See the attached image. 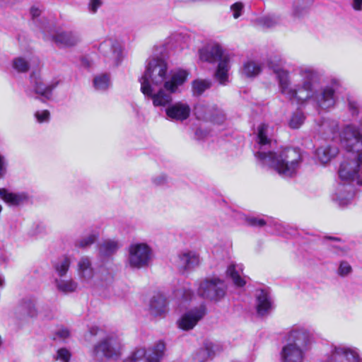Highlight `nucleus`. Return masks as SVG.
<instances>
[{
	"label": "nucleus",
	"instance_id": "1",
	"mask_svg": "<svg viewBox=\"0 0 362 362\" xmlns=\"http://www.w3.org/2000/svg\"><path fill=\"white\" fill-rule=\"evenodd\" d=\"M284 64V61L280 56L268 59V66L275 74L279 91L286 99L302 107L311 101L319 113L329 112L336 107L340 86L337 79H332L327 85L315 90L314 86L320 82L322 76L320 71L312 66H302L296 69L301 77V83L292 84L290 72Z\"/></svg>",
	"mask_w": 362,
	"mask_h": 362
},
{
	"label": "nucleus",
	"instance_id": "2",
	"mask_svg": "<svg viewBox=\"0 0 362 362\" xmlns=\"http://www.w3.org/2000/svg\"><path fill=\"white\" fill-rule=\"evenodd\" d=\"M269 125L261 124L257 128L258 151L255 153L257 160L262 166L276 171L281 177H295L303 160V152L298 148L287 147L276 152L268 151L272 139Z\"/></svg>",
	"mask_w": 362,
	"mask_h": 362
},
{
	"label": "nucleus",
	"instance_id": "3",
	"mask_svg": "<svg viewBox=\"0 0 362 362\" xmlns=\"http://www.w3.org/2000/svg\"><path fill=\"white\" fill-rule=\"evenodd\" d=\"M341 146L347 154L338 173L341 180L356 181L362 185V132L354 124L346 125L339 134Z\"/></svg>",
	"mask_w": 362,
	"mask_h": 362
},
{
	"label": "nucleus",
	"instance_id": "4",
	"mask_svg": "<svg viewBox=\"0 0 362 362\" xmlns=\"http://www.w3.org/2000/svg\"><path fill=\"white\" fill-rule=\"evenodd\" d=\"M168 72V64L161 57H150L146 61V71L139 78L141 91L150 97L154 106H166L172 101V96L163 89L153 93L151 84L160 85L165 82Z\"/></svg>",
	"mask_w": 362,
	"mask_h": 362
},
{
	"label": "nucleus",
	"instance_id": "5",
	"mask_svg": "<svg viewBox=\"0 0 362 362\" xmlns=\"http://www.w3.org/2000/svg\"><path fill=\"white\" fill-rule=\"evenodd\" d=\"M123 345L120 338L115 334H107L97 342L90 351L91 356L96 361L117 360L122 355Z\"/></svg>",
	"mask_w": 362,
	"mask_h": 362
},
{
	"label": "nucleus",
	"instance_id": "6",
	"mask_svg": "<svg viewBox=\"0 0 362 362\" xmlns=\"http://www.w3.org/2000/svg\"><path fill=\"white\" fill-rule=\"evenodd\" d=\"M153 258V251L144 243H132L128 247L127 263L134 269L148 267Z\"/></svg>",
	"mask_w": 362,
	"mask_h": 362
},
{
	"label": "nucleus",
	"instance_id": "7",
	"mask_svg": "<svg viewBox=\"0 0 362 362\" xmlns=\"http://www.w3.org/2000/svg\"><path fill=\"white\" fill-rule=\"evenodd\" d=\"M226 291L227 286L223 280L212 277L206 278L199 283L197 293L205 299L217 302L224 298Z\"/></svg>",
	"mask_w": 362,
	"mask_h": 362
},
{
	"label": "nucleus",
	"instance_id": "8",
	"mask_svg": "<svg viewBox=\"0 0 362 362\" xmlns=\"http://www.w3.org/2000/svg\"><path fill=\"white\" fill-rule=\"evenodd\" d=\"M165 351V344L159 341L147 351L144 349H136L123 362H137L145 358L147 362H160Z\"/></svg>",
	"mask_w": 362,
	"mask_h": 362
},
{
	"label": "nucleus",
	"instance_id": "9",
	"mask_svg": "<svg viewBox=\"0 0 362 362\" xmlns=\"http://www.w3.org/2000/svg\"><path fill=\"white\" fill-rule=\"evenodd\" d=\"M98 50L112 66H117L122 61V47L117 40L110 38L104 40L100 44Z\"/></svg>",
	"mask_w": 362,
	"mask_h": 362
},
{
	"label": "nucleus",
	"instance_id": "10",
	"mask_svg": "<svg viewBox=\"0 0 362 362\" xmlns=\"http://www.w3.org/2000/svg\"><path fill=\"white\" fill-rule=\"evenodd\" d=\"M206 308L204 304L189 309L184 313L177 322L180 329L188 331L192 329L206 315Z\"/></svg>",
	"mask_w": 362,
	"mask_h": 362
},
{
	"label": "nucleus",
	"instance_id": "11",
	"mask_svg": "<svg viewBox=\"0 0 362 362\" xmlns=\"http://www.w3.org/2000/svg\"><path fill=\"white\" fill-rule=\"evenodd\" d=\"M288 344L307 351L313 341V334L304 327H293L288 334Z\"/></svg>",
	"mask_w": 362,
	"mask_h": 362
},
{
	"label": "nucleus",
	"instance_id": "12",
	"mask_svg": "<svg viewBox=\"0 0 362 362\" xmlns=\"http://www.w3.org/2000/svg\"><path fill=\"white\" fill-rule=\"evenodd\" d=\"M360 359L357 349L339 345L332 348L326 362H358Z\"/></svg>",
	"mask_w": 362,
	"mask_h": 362
},
{
	"label": "nucleus",
	"instance_id": "13",
	"mask_svg": "<svg viewBox=\"0 0 362 362\" xmlns=\"http://www.w3.org/2000/svg\"><path fill=\"white\" fill-rule=\"evenodd\" d=\"M194 114L199 119L209 120L216 124H222L226 119L223 110L216 107L204 104H198L195 106Z\"/></svg>",
	"mask_w": 362,
	"mask_h": 362
},
{
	"label": "nucleus",
	"instance_id": "14",
	"mask_svg": "<svg viewBox=\"0 0 362 362\" xmlns=\"http://www.w3.org/2000/svg\"><path fill=\"white\" fill-rule=\"evenodd\" d=\"M30 83H32L33 90L36 94L40 95L47 100L51 98L52 90L57 87L58 82L45 83L43 81L41 75L35 71L30 74Z\"/></svg>",
	"mask_w": 362,
	"mask_h": 362
},
{
	"label": "nucleus",
	"instance_id": "15",
	"mask_svg": "<svg viewBox=\"0 0 362 362\" xmlns=\"http://www.w3.org/2000/svg\"><path fill=\"white\" fill-rule=\"evenodd\" d=\"M52 40L59 47H71L76 46L81 41V37L75 31L59 30L52 35Z\"/></svg>",
	"mask_w": 362,
	"mask_h": 362
},
{
	"label": "nucleus",
	"instance_id": "16",
	"mask_svg": "<svg viewBox=\"0 0 362 362\" xmlns=\"http://www.w3.org/2000/svg\"><path fill=\"white\" fill-rule=\"evenodd\" d=\"M200 262L199 255L195 251L185 250L177 256V265L182 271L194 269L200 264Z\"/></svg>",
	"mask_w": 362,
	"mask_h": 362
},
{
	"label": "nucleus",
	"instance_id": "17",
	"mask_svg": "<svg viewBox=\"0 0 362 362\" xmlns=\"http://www.w3.org/2000/svg\"><path fill=\"white\" fill-rule=\"evenodd\" d=\"M191 109L188 104L177 102L169 105L165 109L166 115L172 120L182 122L190 115Z\"/></svg>",
	"mask_w": 362,
	"mask_h": 362
},
{
	"label": "nucleus",
	"instance_id": "18",
	"mask_svg": "<svg viewBox=\"0 0 362 362\" xmlns=\"http://www.w3.org/2000/svg\"><path fill=\"white\" fill-rule=\"evenodd\" d=\"M256 309L258 315L266 316L274 308L272 298L270 294L265 290H258L256 293Z\"/></svg>",
	"mask_w": 362,
	"mask_h": 362
},
{
	"label": "nucleus",
	"instance_id": "19",
	"mask_svg": "<svg viewBox=\"0 0 362 362\" xmlns=\"http://www.w3.org/2000/svg\"><path fill=\"white\" fill-rule=\"evenodd\" d=\"M0 199L9 206H18L28 202L30 196L25 192H11L6 188H0Z\"/></svg>",
	"mask_w": 362,
	"mask_h": 362
},
{
	"label": "nucleus",
	"instance_id": "20",
	"mask_svg": "<svg viewBox=\"0 0 362 362\" xmlns=\"http://www.w3.org/2000/svg\"><path fill=\"white\" fill-rule=\"evenodd\" d=\"M188 75L189 73L183 69L173 71L170 79L164 82L165 91H168L170 95L171 93L178 91L179 87L182 86L187 81Z\"/></svg>",
	"mask_w": 362,
	"mask_h": 362
},
{
	"label": "nucleus",
	"instance_id": "21",
	"mask_svg": "<svg viewBox=\"0 0 362 362\" xmlns=\"http://www.w3.org/2000/svg\"><path fill=\"white\" fill-rule=\"evenodd\" d=\"M305 351L300 348L294 346V344H287L283 346L281 351V362H303Z\"/></svg>",
	"mask_w": 362,
	"mask_h": 362
},
{
	"label": "nucleus",
	"instance_id": "22",
	"mask_svg": "<svg viewBox=\"0 0 362 362\" xmlns=\"http://www.w3.org/2000/svg\"><path fill=\"white\" fill-rule=\"evenodd\" d=\"M221 347L219 344L210 341H206L201 348L194 356V362H205L209 358H213L216 352H219Z\"/></svg>",
	"mask_w": 362,
	"mask_h": 362
},
{
	"label": "nucleus",
	"instance_id": "23",
	"mask_svg": "<svg viewBox=\"0 0 362 362\" xmlns=\"http://www.w3.org/2000/svg\"><path fill=\"white\" fill-rule=\"evenodd\" d=\"M148 310L153 316H164L168 312L167 300L165 296L161 294L153 296L150 300Z\"/></svg>",
	"mask_w": 362,
	"mask_h": 362
},
{
	"label": "nucleus",
	"instance_id": "24",
	"mask_svg": "<svg viewBox=\"0 0 362 362\" xmlns=\"http://www.w3.org/2000/svg\"><path fill=\"white\" fill-rule=\"evenodd\" d=\"M54 284L57 291L64 295L76 292L78 288V283L71 277L54 278Z\"/></svg>",
	"mask_w": 362,
	"mask_h": 362
},
{
	"label": "nucleus",
	"instance_id": "25",
	"mask_svg": "<svg viewBox=\"0 0 362 362\" xmlns=\"http://www.w3.org/2000/svg\"><path fill=\"white\" fill-rule=\"evenodd\" d=\"M354 192L350 185H339L333 200L340 206H346L354 197Z\"/></svg>",
	"mask_w": 362,
	"mask_h": 362
},
{
	"label": "nucleus",
	"instance_id": "26",
	"mask_svg": "<svg viewBox=\"0 0 362 362\" xmlns=\"http://www.w3.org/2000/svg\"><path fill=\"white\" fill-rule=\"evenodd\" d=\"M199 54L202 60L210 63L221 62L224 58H228L223 55L222 48L218 45H214L200 50Z\"/></svg>",
	"mask_w": 362,
	"mask_h": 362
},
{
	"label": "nucleus",
	"instance_id": "27",
	"mask_svg": "<svg viewBox=\"0 0 362 362\" xmlns=\"http://www.w3.org/2000/svg\"><path fill=\"white\" fill-rule=\"evenodd\" d=\"M77 272L79 278L84 281H88L93 279L95 272L88 257L83 256L79 259L77 263Z\"/></svg>",
	"mask_w": 362,
	"mask_h": 362
},
{
	"label": "nucleus",
	"instance_id": "28",
	"mask_svg": "<svg viewBox=\"0 0 362 362\" xmlns=\"http://www.w3.org/2000/svg\"><path fill=\"white\" fill-rule=\"evenodd\" d=\"M338 121L329 118H322L319 124L318 131L325 134L327 139H334L339 134Z\"/></svg>",
	"mask_w": 362,
	"mask_h": 362
},
{
	"label": "nucleus",
	"instance_id": "29",
	"mask_svg": "<svg viewBox=\"0 0 362 362\" xmlns=\"http://www.w3.org/2000/svg\"><path fill=\"white\" fill-rule=\"evenodd\" d=\"M36 303V299L34 298H23L18 306V312L24 316L36 317L38 314Z\"/></svg>",
	"mask_w": 362,
	"mask_h": 362
},
{
	"label": "nucleus",
	"instance_id": "30",
	"mask_svg": "<svg viewBox=\"0 0 362 362\" xmlns=\"http://www.w3.org/2000/svg\"><path fill=\"white\" fill-rule=\"evenodd\" d=\"M230 70L229 59L224 58L219 62L214 76L216 80L222 86L229 83L228 71Z\"/></svg>",
	"mask_w": 362,
	"mask_h": 362
},
{
	"label": "nucleus",
	"instance_id": "31",
	"mask_svg": "<svg viewBox=\"0 0 362 362\" xmlns=\"http://www.w3.org/2000/svg\"><path fill=\"white\" fill-rule=\"evenodd\" d=\"M71 261L69 257L64 256L58 259L54 264L53 268L56 274L55 278L66 277L69 271Z\"/></svg>",
	"mask_w": 362,
	"mask_h": 362
},
{
	"label": "nucleus",
	"instance_id": "32",
	"mask_svg": "<svg viewBox=\"0 0 362 362\" xmlns=\"http://www.w3.org/2000/svg\"><path fill=\"white\" fill-rule=\"evenodd\" d=\"M281 23V17L275 14H269L259 17L255 20L256 25L263 29L273 28L280 25Z\"/></svg>",
	"mask_w": 362,
	"mask_h": 362
},
{
	"label": "nucleus",
	"instance_id": "33",
	"mask_svg": "<svg viewBox=\"0 0 362 362\" xmlns=\"http://www.w3.org/2000/svg\"><path fill=\"white\" fill-rule=\"evenodd\" d=\"M337 146L327 145L318 148L316 151V155L322 163H327L338 153Z\"/></svg>",
	"mask_w": 362,
	"mask_h": 362
},
{
	"label": "nucleus",
	"instance_id": "34",
	"mask_svg": "<svg viewBox=\"0 0 362 362\" xmlns=\"http://www.w3.org/2000/svg\"><path fill=\"white\" fill-rule=\"evenodd\" d=\"M242 270L241 267L235 264L231 263L229 264L226 269V276L231 279L233 284L238 287H243L245 285L246 282L240 275V272Z\"/></svg>",
	"mask_w": 362,
	"mask_h": 362
},
{
	"label": "nucleus",
	"instance_id": "35",
	"mask_svg": "<svg viewBox=\"0 0 362 362\" xmlns=\"http://www.w3.org/2000/svg\"><path fill=\"white\" fill-rule=\"evenodd\" d=\"M119 248V244L117 241L106 240L100 245L98 250L100 256L108 257L114 255Z\"/></svg>",
	"mask_w": 362,
	"mask_h": 362
},
{
	"label": "nucleus",
	"instance_id": "36",
	"mask_svg": "<svg viewBox=\"0 0 362 362\" xmlns=\"http://www.w3.org/2000/svg\"><path fill=\"white\" fill-rule=\"evenodd\" d=\"M240 71L245 77H255L262 71V66L257 62L250 60L243 64Z\"/></svg>",
	"mask_w": 362,
	"mask_h": 362
},
{
	"label": "nucleus",
	"instance_id": "37",
	"mask_svg": "<svg viewBox=\"0 0 362 362\" xmlns=\"http://www.w3.org/2000/svg\"><path fill=\"white\" fill-rule=\"evenodd\" d=\"M211 82L206 79H196L192 83V94L194 96H200L203 93L210 88Z\"/></svg>",
	"mask_w": 362,
	"mask_h": 362
},
{
	"label": "nucleus",
	"instance_id": "38",
	"mask_svg": "<svg viewBox=\"0 0 362 362\" xmlns=\"http://www.w3.org/2000/svg\"><path fill=\"white\" fill-rule=\"evenodd\" d=\"M93 85L95 88L99 91L106 90L110 85L109 76L106 74L96 76L93 80Z\"/></svg>",
	"mask_w": 362,
	"mask_h": 362
},
{
	"label": "nucleus",
	"instance_id": "39",
	"mask_svg": "<svg viewBox=\"0 0 362 362\" xmlns=\"http://www.w3.org/2000/svg\"><path fill=\"white\" fill-rule=\"evenodd\" d=\"M98 238V233H94L89 234L88 235L78 240L76 242L75 245H76V247H78L80 248H86V247L90 246L92 244H93L96 241Z\"/></svg>",
	"mask_w": 362,
	"mask_h": 362
},
{
	"label": "nucleus",
	"instance_id": "40",
	"mask_svg": "<svg viewBox=\"0 0 362 362\" xmlns=\"http://www.w3.org/2000/svg\"><path fill=\"white\" fill-rule=\"evenodd\" d=\"M305 117L300 110L295 112L289 121V126L292 129H298L304 122Z\"/></svg>",
	"mask_w": 362,
	"mask_h": 362
},
{
	"label": "nucleus",
	"instance_id": "41",
	"mask_svg": "<svg viewBox=\"0 0 362 362\" xmlns=\"http://www.w3.org/2000/svg\"><path fill=\"white\" fill-rule=\"evenodd\" d=\"M13 67L18 72L25 73L29 70L30 64L25 58L20 57L13 59Z\"/></svg>",
	"mask_w": 362,
	"mask_h": 362
},
{
	"label": "nucleus",
	"instance_id": "42",
	"mask_svg": "<svg viewBox=\"0 0 362 362\" xmlns=\"http://www.w3.org/2000/svg\"><path fill=\"white\" fill-rule=\"evenodd\" d=\"M245 223L247 226L256 228H262L267 224L264 219L255 217V216H243Z\"/></svg>",
	"mask_w": 362,
	"mask_h": 362
},
{
	"label": "nucleus",
	"instance_id": "43",
	"mask_svg": "<svg viewBox=\"0 0 362 362\" xmlns=\"http://www.w3.org/2000/svg\"><path fill=\"white\" fill-rule=\"evenodd\" d=\"M274 226L276 232L279 235H283L285 233H287L288 235H294L295 233V230L290 227L288 225H284L282 223H275Z\"/></svg>",
	"mask_w": 362,
	"mask_h": 362
},
{
	"label": "nucleus",
	"instance_id": "44",
	"mask_svg": "<svg viewBox=\"0 0 362 362\" xmlns=\"http://www.w3.org/2000/svg\"><path fill=\"white\" fill-rule=\"evenodd\" d=\"M36 120L39 123L48 122L50 118V113L48 110H37L34 115Z\"/></svg>",
	"mask_w": 362,
	"mask_h": 362
},
{
	"label": "nucleus",
	"instance_id": "45",
	"mask_svg": "<svg viewBox=\"0 0 362 362\" xmlns=\"http://www.w3.org/2000/svg\"><path fill=\"white\" fill-rule=\"evenodd\" d=\"M352 272V268L351 265L345 261H342L340 262L339 267L338 268V274L340 276H346Z\"/></svg>",
	"mask_w": 362,
	"mask_h": 362
},
{
	"label": "nucleus",
	"instance_id": "46",
	"mask_svg": "<svg viewBox=\"0 0 362 362\" xmlns=\"http://www.w3.org/2000/svg\"><path fill=\"white\" fill-rule=\"evenodd\" d=\"M103 5V0H89L88 11L91 14H95Z\"/></svg>",
	"mask_w": 362,
	"mask_h": 362
},
{
	"label": "nucleus",
	"instance_id": "47",
	"mask_svg": "<svg viewBox=\"0 0 362 362\" xmlns=\"http://www.w3.org/2000/svg\"><path fill=\"white\" fill-rule=\"evenodd\" d=\"M42 6L38 5H33L30 9V13L32 17L33 21L35 23H40L39 17L41 15L42 11Z\"/></svg>",
	"mask_w": 362,
	"mask_h": 362
},
{
	"label": "nucleus",
	"instance_id": "48",
	"mask_svg": "<svg viewBox=\"0 0 362 362\" xmlns=\"http://www.w3.org/2000/svg\"><path fill=\"white\" fill-rule=\"evenodd\" d=\"M361 106L358 102L349 100L348 101V110L352 117H358L360 112Z\"/></svg>",
	"mask_w": 362,
	"mask_h": 362
},
{
	"label": "nucleus",
	"instance_id": "49",
	"mask_svg": "<svg viewBox=\"0 0 362 362\" xmlns=\"http://www.w3.org/2000/svg\"><path fill=\"white\" fill-rule=\"evenodd\" d=\"M244 8V5L241 2H236L231 5L230 10L233 12V16L234 18H239L242 13Z\"/></svg>",
	"mask_w": 362,
	"mask_h": 362
},
{
	"label": "nucleus",
	"instance_id": "50",
	"mask_svg": "<svg viewBox=\"0 0 362 362\" xmlns=\"http://www.w3.org/2000/svg\"><path fill=\"white\" fill-rule=\"evenodd\" d=\"M71 354L69 351L65 348L59 349L57 353V359L62 362H69L70 360Z\"/></svg>",
	"mask_w": 362,
	"mask_h": 362
},
{
	"label": "nucleus",
	"instance_id": "51",
	"mask_svg": "<svg viewBox=\"0 0 362 362\" xmlns=\"http://www.w3.org/2000/svg\"><path fill=\"white\" fill-rule=\"evenodd\" d=\"M151 181L155 186L163 187L168 183V177L165 175L161 174L153 177Z\"/></svg>",
	"mask_w": 362,
	"mask_h": 362
},
{
	"label": "nucleus",
	"instance_id": "52",
	"mask_svg": "<svg viewBox=\"0 0 362 362\" xmlns=\"http://www.w3.org/2000/svg\"><path fill=\"white\" fill-rule=\"evenodd\" d=\"M307 13V8L305 6L295 4L293 8L292 14L295 17L300 18Z\"/></svg>",
	"mask_w": 362,
	"mask_h": 362
},
{
	"label": "nucleus",
	"instance_id": "53",
	"mask_svg": "<svg viewBox=\"0 0 362 362\" xmlns=\"http://www.w3.org/2000/svg\"><path fill=\"white\" fill-rule=\"evenodd\" d=\"M182 296V298L185 300H189L193 296L192 291L189 288H185L183 292L180 294Z\"/></svg>",
	"mask_w": 362,
	"mask_h": 362
},
{
	"label": "nucleus",
	"instance_id": "54",
	"mask_svg": "<svg viewBox=\"0 0 362 362\" xmlns=\"http://www.w3.org/2000/svg\"><path fill=\"white\" fill-rule=\"evenodd\" d=\"M351 7L356 11H362V0H351Z\"/></svg>",
	"mask_w": 362,
	"mask_h": 362
},
{
	"label": "nucleus",
	"instance_id": "55",
	"mask_svg": "<svg viewBox=\"0 0 362 362\" xmlns=\"http://www.w3.org/2000/svg\"><path fill=\"white\" fill-rule=\"evenodd\" d=\"M69 330L66 328H63V329H61L59 330H58V332H57V335L60 338V339H65L66 338H68L69 337Z\"/></svg>",
	"mask_w": 362,
	"mask_h": 362
},
{
	"label": "nucleus",
	"instance_id": "56",
	"mask_svg": "<svg viewBox=\"0 0 362 362\" xmlns=\"http://www.w3.org/2000/svg\"><path fill=\"white\" fill-rule=\"evenodd\" d=\"M45 233V227L43 225H37L35 230L32 232L33 235H38Z\"/></svg>",
	"mask_w": 362,
	"mask_h": 362
},
{
	"label": "nucleus",
	"instance_id": "57",
	"mask_svg": "<svg viewBox=\"0 0 362 362\" xmlns=\"http://www.w3.org/2000/svg\"><path fill=\"white\" fill-rule=\"evenodd\" d=\"M6 173V164L4 158L0 155V178L2 177Z\"/></svg>",
	"mask_w": 362,
	"mask_h": 362
},
{
	"label": "nucleus",
	"instance_id": "58",
	"mask_svg": "<svg viewBox=\"0 0 362 362\" xmlns=\"http://www.w3.org/2000/svg\"><path fill=\"white\" fill-rule=\"evenodd\" d=\"M102 332L103 330L96 326L90 327L88 330V333L90 336H96Z\"/></svg>",
	"mask_w": 362,
	"mask_h": 362
},
{
	"label": "nucleus",
	"instance_id": "59",
	"mask_svg": "<svg viewBox=\"0 0 362 362\" xmlns=\"http://www.w3.org/2000/svg\"><path fill=\"white\" fill-rule=\"evenodd\" d=\"M202 134V131L199 129H197L196 132H195V134L196 136L199 138V134Z\"/></svg>",
	"mask_w": 362,
	"mask_h": 362
},
{
	"label": "nucleus",
	"instance_id": "60",
	"mask_svg": "<svg viewBox=\"0 0 362 362\" xmlns=\"http://www.w3.org/2000/svg\"><path fill=\"white\" fill-rule=\"evenodd\" d=\"M4 286V279L0 276V287Z\"/></svg>",
	"mask_w": 362,
	"mask_h": 362
},
{
	"label": "nucleus",
	"instance_id": "61",
	"mask_svg": "<svg viewBox=\"0 0 362 362\" xmlns=\"http://www.w3.org/2000/svg\"><path fill=\"white\" fill-rule=\"evenodd\" d=\"M40 29H42V32H44V33H45L47 31L46 27L44 25H40Z\"/></svg>",
	"mask_w": 362,
	"mask_h": 362
},
{
	"label": "nucleus",
	"instance_id": "62",
	"mask_svg": "<svg viewBox=\"0 0 362 362\" xmlns=\"http://www.w3.org/2000/svg\"><path fill=\"white\" fill-rule=\"evenodd\" d=\"M1 210H2V206H1V205H0V212L1 211Z\"/></svg>",
	"mask_w": 362,
	"mask_h": 362
},
{
	"label": "nucleus",
	"instance_id": "63",
	"mask_svg": "<svg viewBox=\"0 0 362 362\" xmlns=\"http://www.w3.org/2000/svg\"><path fill=\"white\" fill-rule=\"evenodd\" d=\"M176 296H180V293H176Z\"/></svg>",
	"mask_w": 362,
	"mask_h": 362
},
{
	"label": "nucleus",
	"instance_id": "64",
	"mask_svg": "<svg viewBox=\"0 0 362 362\" xmlns=\"http://www.w3.org/2000/svg\"><path fill=\"white\" fill-rule=\"evenodd\" d=\"M358 362H362V359L361 358Z\"/></svg>",
	"mask_w": 362,
	"mask_h": 362
}]
</instances>
